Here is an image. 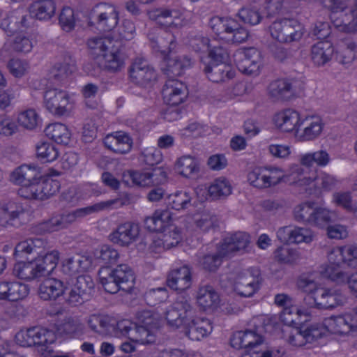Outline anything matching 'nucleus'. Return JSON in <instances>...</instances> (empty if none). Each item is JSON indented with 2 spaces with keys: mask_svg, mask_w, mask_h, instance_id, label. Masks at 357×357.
<instances>
[{
  "mask_svg": "<svg viewBox=\"0 0 357 357\" xmlns=\"http://www.w3.org/2000/svg\"><path fill=\"white\" fill-rule=\"evenodd\" d=\"M292 299L288 295L284 294H277L275 296V303L277 305L284 307L281 313L280 319L286 324H295L296 319L293 317L294 307H290Z\"/></svg>",
  "mask_w": 357,
  "mask_h": 357,
  "instance_id": "obj_49",
  "label": "nucleus"
},
{
  "mask_svg": "<svg viewBox=\"0 0 357 357\" xmlns=\"http://www.w3.org/2000/svg\"><path fill=\"white\" fill-rule=\"evenodd\" d=\"M152 47L157 52H160L164 59L172 53L176 45L174 43V36L169 32H164L162 35L156 39L150 38Z\"/></svg>",
  "mask_w": 357,
  "mask_h": 357,
  "instance_id": "obj_46",
  "label": "nucleus"
},
{
  "mask_svg": "<svg viewBox=\"0 0 357 357\" xmlns=\"http://www.w3.org/2000/svg\"><path fill=\"white\" fill-rule=\"evenodd\" d=\"M277 236L280 241L287 243H310L313 241L314 234L311 229L296 226H286L280 228Z\"/></svg>",
  "mask_w": 357,
  "mask_h": 357,
  "instance_id": "obj_17",
  "label": "nucleus"
},
{
  "mask_svg": "<svg viewBox=\"0 0 357 357\" xmlns=\"http://www.w3.org/2000/svg\"><path fill=\"white\" fill-rule=\"evenodd\" d=\"M251 243L250 236L244 231H236L225 237L220 246L222 255L229 257L237 252H246Z\"/></svg>",
  "mask_w": 357,
  "mask_h": 357,
  "instance_id": "obj_16",
  "label": "nucleus"
},
{
  "mask_svg": "<svg viewBox=\"0 0 357 357\" xmlns=\"http://www.w3.org/2000/svg\"><path fill=\"white\" fill-rule=\"evenodd\" d=\"M129 77L134 84L146 87L155 80L156 73L146 61L136 59L129 68Z\"/></svg>",
  "mask_w": 357,
  "mask_h": 357,
  "instance_id": "obj_14",
  "label": "nucleus"
},
{
  "mask_svg": "<svg viewBox=\"0 0 357 357\" xmlns=\"http://www.w3.org/2000/svg\"><path fill=\"white\" fill-rule=\"evenodd\" d=\"M331 262H342L348 268L357 270V245L336 247L329 252Z\"/></svg>",
  "mask_w": 357,
  "mask_h": 357,
  "instance_id": "obj_23",
  "label": "nucleus"
},
{
  "mask_svg": "<svg viewBox=\"0 0 357 357\" xmlns=\"http://www.w3.org/2000/svg\"><path fill=\"white\" fill-rule=\"evenodd\" d=\"M227 255H222L220 253V246L218 248V251L213 254L204 255L199 258V265L206 271H215L222 263V259Z\"/></svg>",
  "mask_w": 357,
  "mask_h": 357,
  "instance_id": "obj_59",
  "label": "nucleus"
},
{
  "mask_svg": "<svg viewBox=\"0 0 357 357\" xmlns=\"http://www.w3.org/2000/svg\"><path fill=\"white\" fill-rule=\"evenodd\" d=\"M197 301L204 310L215 308L220 303V296L212 286L205 285L199 288Z\"/></svg>",
  "mask_w": 357,
  "mask_h": 357,
  "instance_id": "obj_37",
  "label": "nucleus"
},
{
  "mask_svg": "<svg viewBox=\"0 0 357 357\" xmlns=\"http://www.w3.org/2000/svg\"><path fill=\"white\" fill-rule=\"evenodd\" d=\"M187 95V88L184 84L174 79H168L162 89L164 101L171 106L182 103Z\"/></svg>",
  "mask_w": 357,
  "mask_h": 357,
  "instance_id": "obj_19",
  "label": "nucleus"
},
{
  "mask_svg": "<svg viewBox=\"0 0 357 357\" xmlns=\"http://www.w3.org/2000/svg\"><path fill=\"white\" fill-rule=\"evenodd\" d=\"M43 98L45 108L54 115L61 116L70 112V96L66 91L50 89L45 91Z\"/></svg>",
  "mask_w": 357,
  "mask_h": 357,
  "instance_id": "obj_10",
  "label": "nucleus"
},
{
  "mask_svg": "<svg viewBox=\"0 0 357 357\" xmlns=\"http://www.w3.org/2000/svg\"><path fill=\"white\" fill-rule=\"evenodd\" d=\"M314 204L310 202H305L296 206L294 209V219L298 222L309 225L314 213Z\"/></svg>",
  "mask_w": 357,
  "mask_h": 357,
  "instance_id": "obj_63",
  "label": "nucleus"
},
{
  "mask_svg": "<svg viewBox=\"0 0 357 357\" xmlns=\"http://www.w3.org/2000/svg\"><path fill=\"white\" fill-rule=\"evenodd\" d=\"M194 222L197 228L206 232L218 226V217L209 211H202L194 215Z\"/></svg>",
  "mask_w": 357,
  "mask_h": 357,
  "instance_id": "obj_50",
  "label": "nucleus"
},
{
  "mask_svg": "<svg viewBox=\"0 0 357 357\" xmlns=\"http://www.w3.org/2000/svg\"><path fill=\"white\" fill-rule=\"evenodd\" d=\"M154 328L146 327L141 325H137L135 331H132V342H137L140 344H151L155 341V335L153 332Z\"/></svg>",
  "mask_w": 357,
  "mask_h": 357,
  "instance_id": "obj_60",
  "label": "nucleus"
},
{
  "mask_svg": "<svg viewBox=\"0 0 357 357\" xmlns=\"http://www.w3.org/2000/svg\"><path fill=\"white\" fill-rule=\"evenodd\" d=\"M317 307L329 309L342 305L345 301L344 296L339 291L326 288L319 287L315 289Z\"/></svg>",
  "mask_w": 357,
  "mask_h": 357,
  "instance_id": "obj_26",
  "label": "nucleus"
},
{
  "mask_svg": "<svg viewBox=\"0 0 357 357\" xmlns=\"http://www.w3.org/2000/svg\"><path fill=\"white\" fill-rule=\"evenodd\" d=\"M334 54V47L329 41H320L311 47L310 59L314 66L321 67L331 61Z\"/></svg>",
  "mask_w": 357,
  "mask_h": 357,
  "instance_id": "obj_30",
  "label": "nucleus"
},
{
  "mask_svg": "<svg viewBox=\"0 0 357 357\" xmlns=\"http://www.w3.org/2000/svg\"><path fill=\"white\" fill-rule=\"evenodd\" d=\"M68 287L64 286L63 282L54 278L45 279L40 284L38 294L44 301H55L60 296H63L65 301V294Z\"/></svg>",
  "mask_w": 357,
  "mask_h": 357,
  "instance_id": "obj_22",
  "label": "nucleus"
},
{
  "mask_svg": "<svg viewBox=\"0 0 357 357\" xmlns=\"http://www.w3.org/2000/svg\"><path fill=\"white\" fill-rule=\"evenodd\" d=\"M59 259V252L57 250H52L46 253L43 257L34 260L40 271L41 276L50 274L56 268Z\"/></svg>",
  "mask_w": 357,
  "mask_h": 357,
  "instance_id": "obj_47",
  "label": "nucleus"
},
{
  "mask_svg": "<svg viewBox=\"0 0 357 357\" xmlns=\"http://www.w3.org/2000/svg\"><path fill=\"white\" fill-rule=\"evenodd\" d=\"M204 72L209 80L216 83L227 82L235 76L231 66L225 63L206 65Z\"/></svg>",
  "mask_w": 357,
  "mask_h": 357,
  "instance_id": "obj_29",
  "label": "nucleus"
},
{
  "mask_svg": "<svg viewBox=\"0 0 357 357\" xmlns=\"http://www.w3.org/2000/svg\"><path fill=\"white\" fill-rule=\"evenodd\" d=\"M331 156L326 150L321 149L313 153L303 154L300 157L301 165L305 167H312L315 164L318 167H324L331 162Z\"/></svg>",
  "mask_w": 357,
  "mask_h": 357,
  "instance_id": "obj_44",
  "label": "nucleus"
},
{
  "mask_svg": "<svg viewBox=\"0 0 357 357\" xmlns=\"http://www.w3.org/2000/svg\"><path fill=\"white\" fill-rule=\"evenodd\" d=\"M41 178L40 168L35 165H22L10 174V181L23 186Z\"/></svg>",
  "mask_w": 357,
  "mask_h": 357,
  "instance_id": "obj_31",
  "label": "nucleus"
},
{
  "mask_svg": "<svg viewBox=\"0 0 357 357\" xmlns=\"http://www.w3.org/2000/svg\"><path fill=\"white\" fill-rule=\"evenodd\" d=\"M112 40L105 36H95L89 38L87 45L92 54L102 56L112 47Z\"/></svg>",
  "mask_w": 357,
  "mask_h": 357,
  "instance_id": "obj_52",
  "label": "nucleus"
},
{
  "mask_svg": "<svg viewBox=\"0 0 357 357\" xmlns=\"http://www.w3.org/2000/svg\"><path fill=\"white\" fill-rule=\"evenodd\" d=\"M269 95L276 99L287 100L294 94L291 84L285 79L272 82L268 86Z\"/></svg>",
  "mask_w": 357,
  "mask_h": 357,
  "instance_id": "obj_41",
  "label": "nucleus"
},
{
  "mask_svg": "<svg viewBox=\"0 0 357 357\" xmlns=\"http://www.w3.org/2000/svg\"><path fill=\"white\" fill-rule=\"evenodd\" d=\"M301 121L298 112L291 109L281 111L274 116L276 126L284 132L296 130Z\"/></svg>",
  "mask_w": 357,
  "mask_h": 357,
  "instance_id": "obj_32",
  "label": "nucleus"
},
{
  "mask_svg": "<svg viewBox=\"0 0 357 357\" xmlns=\"http://www.w3.org/2000/svg\"><path fill=\"white\" fill-rule=\"evenodd\" d=\"M130 177L137 185L146 187L163 183L166 181L167 174L161 169H155L148 172H131Z\"/></svg>",
  "mask_w": 357,
  "mask_h": 357,
  "instance_id": "obj_27",
  "label": "nucleus"
},
{
  "mask_svg": "<svg viewBox=\"0 0 357 357\" xmlns=\"http://www.w3.org/2000/svg\"><path fill=\"white\" fill-rule=\"evenodd\" d=\"M323 326L328 331L340 335H357V313L356 310L339 316L324 319Z\"/></svg>",
  "mask_w": 357,
  "mask_h": 357,
  "instance_id": "obj_8",
  "label": "nucleus"
},
{
  "mask_svg": "<svg viewBox=\"0 0 357 357\" xmlns=\"http://www.w3.org/2000/svg\"><path fill=\"white\" fill-rule=\"evenodd\" d=\"M167 286L173 290L183 291L192 285V272L190 268L184 265L172 269L168 274Z\"/></svg>",
  "mask_w": 357,
  "mask_h": 357,
  "instance_id": "obj_20",
  "label": "nucleus"
},
{
  "mask_svg": "<svg viewBox=\"0 0 357 357\" xmlns=\"http://www.w3.org/2000/svg\"><path fill=\"white\" fill-rule=\"evenodd\" d=\"M95 283L89 275H79L75 282L68 287L65 294V303L77 306L89 301L94 292Z\"/></svg>",
  "mask_w": 357,
  "mask_h": 357,
  "instance_id": "obj_5",
  "label": "nucleus"
},
{
  "mask_svg": "<svg viewBox=\"0 0 357 357\" xmlns=\"http://www.w3.org/2000/svg\"><path fill=\"white\" fill-rule=\"evenodd\" d=\"M90 20L104 31H110L118 23L119 13L114 6L107 3H100L91 10Z\"/></svg>",
  "mask_w": 357,
  "mask_h": 357,
  "instance_id": "obj_9",
  "label": "nucleus"
},
{
  "mask_svg": "<svg viewBox=\"0 0 357 357\" xmlns=\"http://www.w3.org/2000/svg\"><path fill=\"white\" fill-rule=\"evenodd\" d=\"M328 259H329V255H328ZM343 264L342 262H331L330 259H328V264L323 266L321 267L320 273L321 275L326 278H328L332 281L336 282H344L347 281L349 283V280L351 275H349V273L344 272L340 268V264Z\"/></svg>",
  "mask_w": 357,
  "mask_h": 357,
  "instance_id": "obj_42",
  "label": "nucleus"
},
{
  "mask_svg": "<svg viewBox=\"0 0 357 357\" xmlns=\"http://www.w3.org/2000/svg\"><path fill=\"white\" fill-rule=\"evenodd\" d=\"M269 29L273 38L284 43L299 40L304 33L302 24L293 19L275 21Z\"/></svg>",
  "mask_w": 357,
  "mask_h": 357,
  "instance_id": "obj_6",
  "label": "nucleus"
},
{
  "mask_svg": "<svg viewBox=\"0 0 357 357\" xmlns=\"http://www.w3.org/2000/svg\"><path fill=\"white\" fill-rule=\"evenodd\" d=\"M248 180L254 187L269 188L265 167H256L248 174Z\"/></svg>",
  "mask_w": 357,
  "mask_h": 357,
  "instance_id": "obj_64",
  "label": "nucleus"
},
{
  "mask_svg": "<svg viewBox=\"0 0 357 357\" xmlns=\"http://www.w3.org/2000/svg\"><path fill=\"white\" fill-rule=\"evenodd\" d=\"M178 173L185 177H190L199 170V162L194 158L185 155L180 158L176 163Z\"/></svg>",
  "mask_w": 357,
  "mask_h": 357,
  "instance_id": "obj_51",
  "label": "nucleus"
},
{
  "mask_svg": "<svg viewBox=\"0 0 357 357\" xmlns=\"http://www.w3.org/2000/svg\"><path fill=\"white\" fill-rule=\"evenodd\" d=\"M238 69L248 75H257L259 73L262 59L261 52L254 47L239 50L234 55Z\"/></svg>",
  "mask_w": 357,
  "mask_h": 357,
  "instance_id": "obj_11",
  "label": "nucleus"
},
{
  "mask_svg": "<svg viewBox=\"0 0 357 357\" xmlns=\"http://www.w3.org/2000/svg\"><path fill=\"white\" fill-rule=\"evenodd\" d=\"M45 135L57 144H68L70 133L66 126L59 123L48 125L45 129Z\"/></svg>",
  "mask_w": 357,
  "mask_h": 357,
  "instance_id": "obj_45",
  "label": "nucleus"
},
{
  "mask_svg": "<svg viewBox=\"0 0 357 357\" xmlns=\"http://www.w3.org/2000/svg\"><path fill=\"white\" fill-rule=\"evenodd\" d=\"M58 181L52 179L42 180L41 178L21 186L18 195L27 199L43 200L55 195L59 190Z\"/></svg>",
  "mask_w": 357,
  "mask_h": 357,
  "instance_id": "obj_7",
  "label": "nucleus"
},
{
  "mask_svg": "<svg viewBox=\"0 0 357 357\" xmlns=\"http://www.w3.org/2000/svg\"><path fill=\"white\" fill-rule=\"evenodd\" d=\"M192 197L188 192L178 191L167 198V206L176 211L188 208L191 205Z\"/></svg>",
  "mask_w": 357,
  "mask_h": 357,
  "instance_id": "obj_54",
  "label": "nucleus"
},
{
  "mask_svg": "<svg viewBox=\"0 0 357 357\" xmlns=\"http://www.w3.org/2000/svg\"><path fill=\"white\" fill-rule=\"evenodd\" d=\"M172 214L169 209L156 210L152 216L144 220L146 227L151 231L162 232L169 224Z\"/></svg>",
  "mask_w": 357,
  "mask_h": 357,
  "instance_id": "obj_33",
  "label": "nucleus"
},
{
  "mask_svg": "<svg viewBox=\"0 0 357 357\" xmlns=\"http://www.w3.org/2000/svg\"><path fill=\"white\" fill-rule=\"evenodd\" d=\"M150 17L163 26L172 27L181 25L179 13L176 10L156 9L151 13Z\"/></svg>",
  "mask_w": 357,
  "mask_h": 357,
  "instance_id": "obj_38",
  "label": "nucleus"
},
{
  "mask_svg": "<svg viewBox=\"0 0 357 357\" xmlns=\"http://www.w3.org/2000/svg\"><path fill=\"white\" fill-rule=\"evenodd\" d=\"M232 347L237 349H252L263 342V337L256 331L247 330L235 333L230 340Z\"/></svg>",
  "mask_w": 357,
  "mask_h": 357,
  "instance_id": "obj_28",
  "label": "nucleus"
},
{
  "mask_svg": "<svg viewBox=\"0 0 357 357\" xmlns=\"http://www.w3.org/2000/svg\"><path fill=\"white\" fill-rule=\"evenodd\" d=\"M26 214L23 206L14 202L0 205V227L3 228H18L24 223Z\"/></svg>",
  "mask_w": 357,
  "mask_h": 357,
  "instance_id": "obj_12",
  "label": "nucleus"
},
{
  "mask_svg": "<svg viewBox=\"0 0 357 357\" xmlns=\"http://www.w3.org/2000/svg\"><path fill=\"white\" fill-rule=\"evenodd\" d=\"M29 294L27 284L20 282H0V299L15 302L24 299Z\"/></svg>",
  "mask_w": 357,
  "mask_h": 357,
  "instance_id": "obj_21",
  "label": "nucleus"
},
{
  "mask_svg": "<svg viewBox=\"0 0 357 357\" xmlns=\"http://www.w3.org/2000/svg\"><path fill=\"white\" fill-rule=\"evenodd\" d=\"M324 123L318 116H307L301 119L296 131L300 142H310L318 139L324 130Z\"/></svg>",
  "mask_w": 357,
  "mask_h": 357,
  "instance_id": "obj_13",
  "label": "nucleus"
},
{
  "mask_svg": "<svg viewBox=\"0 0 357 357\" xmlns=\"http://www.w3.org/2000/svg\"><path fill=\"white\" fill-rule=\"evenodd\" d=\"M167 61L165 73L169 77L179 76L182 74L183 70L191 66V59L186 56H176L169 54L165 59Z\"/></svg>",
  "mask_w": 357,
  "mask_h": 357,
  "instance_id": "obj_36",
  "label": "nucleus"
},
{
  "mask_svg": "<svg viewBox=\"0 0 357 357\" xmlns=\"http://www.w3.org/2000/svg\"><path fill=\"white\" fill-rule=\"evenodd\" d=\"M18 123L25 129L33 130L38 123L39 116L33 109L21 112L17 116Z\"/></svg>",
  "mask_w": 357,
  "mask_h": 357,
  "instance_id": "obj_61",
  "label": "nucleus"
},
{
  "mask_svg": "<svg viewBox=\"0 0 357 357\" xmlns=\"http://www.w3.org/2000/svg\"><path fill=\"white\" fill-rule=\"evenodd\" d=\"M37 158L44 162H50L59 156V152L55 146L47 142H39L36 146Z\"/></svg>",
  "mask_w": 357,
  "mask_h": 357,
  "instance_id": "obj_58",
  "label": "nucleus"
},
{
  "mask_svg": "<svg viewBox=\"0 0 357 357\" xmlns=\"http://www.w3.org/2000/svg\"><path fill=\"white\" fill-rule=\"evenodd\" d=\"M209 26L220 40L227 43H241L249 36L248 31L233 18L215 16L210 20Z\"/></svg>",
  "mask_w": 357,
  "mask_h": 357,
  "instance_id": "obj_4",
  "label": "nucleus"
},
{
  "mask_svg": "<svg viewBox=\"0 0 357 357\" xmlns=\"http://www.w3.org/2000/svg\"><path fill=\"white\" fill-rule=\"evenodd\" d=\"M35 342L34 346L41 347L42 350L50 351L49 349L50 346L55 342L56 335L55 333L52 331L44 328L35 327Z\"/></svg>",
  "mask_w": 357,
  "mask_h": 357,
  "instance_id": "obj_53",
  "label": "nucleus"
},
{
  "mask_svg": "<svg viewBox=\"0 0 357 357\" xmlns=\"http://www.w3.org/2000/svg\"><path fill=\"white\" fill-rule=\"evenodd\" d=\"M195 309L185 297L180 296L166 312V319L169 326L181 328V332L193 341H199L207 337L213 330L208 319L195 318Z\"/></svg>",
  "mask_w": 357,
  "mask_h": 357,
  "instance_id": "obj_1",
  "label": "nucleus"
},
{
  "mask_svg": "<svg viewBox=\"0 0 357 357\" xmlns=\"http://www.w3.org/2000/svg\"><path fill=\"white\" fill-rule=\"evenodd\" d=\"M139 234V227L132 222L119 225L110 234L111 241L121 246H128L136 241Z\"/></svg>",
  "mask_w": 357,
  "mask_h": 357,
  "instance_id": "obj_18",
  "label": "nucleus"
},
{
  "mask_svg": "<svg viewBox=\"0 0 357 357\" xmlns=\"http://www.w3.org/2000/svg\"><path fill=\"white\" fill-rule=\"evenodd\" d=\"M45 243L41 238H29L20 242L15 247L16 257H23L26 255H39L42 252Z\"/></svg>",
  "mask_w": 357,
  "mask_h": 357,
  "instance_id": "obj_43",
  "label": "nucleus"
},
{
  "mask_svg": "<svg viewBox=\"0 0 357 357\" xmlns=\"http://www.w3.org/2000/svg\"><path fill=\"white\" fill-rule=\"evenodd\" d=\"M103 142L108 149L118 154L128 153L132 146V139L127 133L123 131L107 135L104 138Z\"/></svg>",
  "mask_w": 357,
  "mask_h": 357,
  "instance_id": "obj_25",
  "label": "nucleus"
},
{
  "mask_svg": "<svg viewBox=\"0 0 357 357\" xmlns=\"http://www.w3.org/2000/svg\"><path fill=\"white\" fill-rule=\"evenodd\" d=\"M126 198H116L96 203L93 205L77 208L68 213L56 215L40 225L43 232H54L67 227L69 225L86 218L91 214L99 212L119 208L128 204Z\"/></svg>",
  "mask_w": 357,
  "mask_h": 357,
  "instance_id": "obj_2",
  "label": "nucleus"
},
{
  "mask_svg": "<svg viewBox=\"0 0 357 357\" xmlns=\"http://www.w3.org/2000/svg\"><path fill=\"white\" fill-rule=\"evenodd\" d=\"M290 171L292 184L307 195H313L314 188L312 185L314 180V174H311L310 171L304 169L299 165H292Z\"/></svg>",
  "mask_w": 357,
  "mask_h": 357,
  "instance_id": "obj_24",
  "label": "nucleus"
},
{
  "mask_svg": "<svg viewBox=\"0 0 357 357\" xmlns=\"http://www.w3.org/2000/svg\"><path fill=\"white\" fill-rule=\"evenodd\" d=\"M96 259L105 266L115 263L119 257L118 252L113 248L104 245L95 252Z\"/></svg>",
  "mask_w": 357,
  "mask_h": 357,
  "instance_id": "obj_62",
  "label": "nucleus"
},
{
  "mask_svg": "<svg viewBox=\"0 0 357 357\" xmlns=\"http://www.w3.org/2000/svg\"><path fill=\"white\" fill-rule=\"evenodd\" d=\"M56 10L52 0H40L32 3L29 7L31 17L39 20H47L52 18Z\"/></svg>",
  "mask_w": 357,
  "mask_h": 357,
  "instance_id": "obj_35",
  "label": "nucleus"
},
{
  "mask_svg": "<svg viewBox=\"0 0 357 357\" xmlns=\"http://www.w3.org/2000/svg\"><path fill=\"white\" fill-rule=\"evenodd\" d=\"M102 61V67L109 73H117L123 69L125 59L123 54L119 49L112 50L104 54Z\"/></svg>",
  "mask_w": 357,
  "mask_h": 357,
  "instance_id": "obj_39",
  "label": "nucleus"
},
{
  "mask_svg": "<svg viewBox=\"0 0 357 357\" xmlns=\"http://www.w3.org/2000/svg\"><path fill=\"white\" fill-rule=\"evenodd\" d=\"M231 186L229 181L224 177L214 180L208 188V193L213 199H220L229 195Z\"/></svg>",
  "mask_w": 357,
  "mask_h": 357,
  "instance_id": "obj_55",
  "label": "nucleus"
},
{
  "mask_svg": "<svg viewBox=\"0 0 357 357\" xmlns=\"http://www.w3.org/2000/svg\"><path fill=\"white\" fill-rule=\"evenodd\" d=\"M91 259L84 255H75L63 262V272L72 275L86 270L91 265Z\"/></svg>",
  "mask_w": 357,
  "mask_h": 357,
  "instance_id": "obj_40",
  "label": "nucleus"
},
{
  "mask_svg": "<svg viewBox=\"0 0 357 357\" xmlns=\"http://www.w3.org/2000/svg\"><path fill=\"white\" fill-rule=\"evenodd\" d=\"M237 15L242 22L252 26L258 24L262 19L259 10L253 5H248L241 8Z\"/></svg>",
  "mask_w": 357,
  "mask_h": 357,
  "instance_id": "obj_57",
  "label": "nucleus"
},
{
  "mask_svg": "<svg viewBox=\"0 0 357 357\" xmlns=\"http://www.w3.org/2000/svg\"><path fill=\"white\" fill-rule=\"evenodd\" d=\"M13 271L15 275L22 280H32L42 277L34 261L17 263L15 265Z\"/></svg>",
  "mask_w": 357,
  "mask_h": 357,
  "instance_id": "obj_48",
  "label": "nucleus"
},
{
  "mask_svg": "<svg viewBox=\"0 0 357 357\" xmlns=\"http://www.w3.org/2000/svg\"><path fill=\"white\" fill-rule=\"evenodd\" d=\"M259 270L254 268L241 273L235 281V291L241 296H252L259 289Z\"/></svg>",
  "mask_w": 357,
  "mask_h": 357,
  "instance_id": "obj_15",
  "label": "nucleus"
},
{
  "mask_svg": "<svg viewBox=\"0 0 357 357\" xmlns=\"http://www.w3.org/2000/svg\"><path fill=\"white\" fill-rule=\"evenodd\" d=\"M59 332L70 338H78L84 335L85 326L78 317H65L59 326Z\"/></svg>",
  "mask_w": 357,
  "mask_h": 357,
  "instance_id": "obj_34",
  "label": "nucleus"
},
{
  "mask_svg": "<svg viewBox=\"0 0 357 357\" xmlns=\"http://www.w3.org/2000/svg\"><path fill=\"white\" fill-rule=\"evenodd\" d=\"M98 277L100 283L109 294H116L120 290L128 293L135 285V274L126 264L119 265L114 269L102 267L98 271Z\"/></svg>",
  "mask_w": 357,
  "mask_h": 357,
  "instance_id": "obj_3",
  "label": "nucleus"
},
{
  "mask_svg": "<svg viewBox=\"0 0 357 357\" xmlns=\"http://www.w3.org/2000/svg\"><path fill=\"white\" fill-rule=\"evenodd\" d=\"M337 184V179L333 175L326 172H321L319 175H314V180L312 187L314 188L313 195H317L321 190L330 191Z\"/></svg>",
  "mask_w": 357,
  "mask_h": 357,
  "instance_id": "obj_56",
  "label": "nucleus"
}]
</instances>
